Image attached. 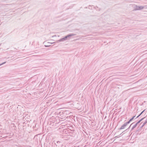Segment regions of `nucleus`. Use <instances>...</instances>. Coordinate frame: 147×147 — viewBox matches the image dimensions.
<instances>
[{
  "mask_svg": "<svg viewBox=\"0 0 147 147\" xmlns=\"http://www.w3.org/2000/svg\"><path fill=\"white\" fill-rule=\"evenodd\" d=\"M147 8V5H145L144 6H138L136 5V8L134 9L135 10H140L143 9L144 8Z\"/></svg>",
  "mask_w": 147,
  "mask_h": 147,
  "instance_id": "f257e3e1",
  "label": "nucleus"
},
{
  "mask_svg": "<svg viewBox=\"0 0 147 147\" xmlns=\"http://www.w3.org/2000/svg\"><path fill=\"white\" fill-rule=\"evenodd\" d=\"M129 122H127L125 123L123 125H122L121 127L120 128V129H122L124 128L129 123Z\"/></svg>",
  "mask_w": 147,
  "mask_h": 147,
  "instance_id": "f03ea898",
  "label": "nucleus"
},
{
  "mask_svg": "<svg viewBox=\"0 0 147 147\" xmlns=\"http://www.w3.org/2000/svg\"><path fill=\"white\" fill-rule=\"evenodd\" d=\"M75 34H69L67 36H66L65 37H64L65 40H66L67 39H68V38H69L70 37H71V36H74Z\"/></svg>",
  "mask_w": 147,
  "mask_h": 147,
  "instance_id": "7ed1b4c3",
  "label": "nucleus"
},
{
  "mask_svg": "<svg viewBox=\"0 0 147 147\" xmlns=\"http://www.w3.org/2000/svg\"><path fill=\"white\" fill-rule=\"evenodd\" d=\"M78 121L80 125L82 126H83V122L82 120L81 119H79L78 120Z\"/></svg>",
  "mask_w": 147,
  "mask_h": 147,
  "instance_id": "20e7f679",
  "label": "nucleus"
},
{
  "mask_svg": "<svg viewBox=\"0 0 147 147\" xmlns=\"http://www.w3.org/2000/svg\"><path fill=\"white\" fill-rule=\"evenodd\" d=\"M65 40V39L64 37V38H61L60 39H59V40H58L57 41V43H58L60 42H63Z\"/></svg>",
  "mask_w": 147,
  "mask_h": 147,
  "instance_id": "39448f33",
  "label": "nucleus"
},
{
  "mask_svg": "<svg viewBox=\"0 0 147 147\" xmlns=\"http://www.w3.org/2000/svg\"><path fill=\"white\" fill-rule=\"evenodd\" d=\"M138 123H136V124L134 125L132 127V128H131V130H133L135 128L136 126H137V125H138Z\"/></svg>",
  "mask_w": 147,
  "mask_h": 147,
  "instance_id": "423d86ee",
  "label": "nucleus"
},
{
  "mask_svg": "<svg viewBox=\"0 0 147 147\" xmlns=\"http://www.w3.org/2000/svg\"><path fill=\"white\" fill-rule=\"evenodd\" d=\"M146 118V117H143V118L141 119L138 122H137V123L138 124L139 123H140V122L142 121L143 120V119H145Z\"/></svg>",
  "mask_w": 147,
  "mask_h": 147,
  "instance_id": "0eeeda50",
  "label": "nucleus"
},
{
  "mask_svg": "<svg viewBox=\"0 0 147 147\" xmlns=\"http://www.w3.org/2000/svg\"><path fill=\"white\" fill-rule=\"evenodd\" d=\"M145 119V121L144 122V124H146V123H147V118H146L145 119Z\"/></svg>",
  "mask_w": 147,
  "mask_h": 147,
  "instance_id": "6e6552de",
  "label": "nucleus"
},
{
  "mask_svg": "<svg viewBox=\"0 0 147 147\" xmlns=\"http://www.w3.org/2000/svg\"><path fill=\"white\" fill-rule=\"evenodd\" d=\"M135 116L133 117L131 119H130L128 121V122H129V123H130V122L132 121V120L135 117Z\"/></svg>",
  "mask_w": 147,
  "mask_h": 147,
  "instance_id": "1a4fd4ad",
  "label": "nucleus"
},
{
  "mask_svg": "<svg viewBox=\"0 0 147 147\" xmlns=\"http://www.w3.org/2000/svg\"><path fill=\"white\" fill-rule=\"evenodd\" d=\"M141 124H142V125L141 127H143L144 126V125H145L144 124V122L143 123V122L141 123H140V125H141Z\"/></svg>",
  "mask_w": 147,
  "mask_h": 147,
  "instance_id": "9d476101",
  "label": "nucleus"
},
{
  "mask_svg": "<svg viewBox=\"0 0 147 147\" xmlns=\"http://www.w3.org/2000/svg\"><path fill=\"white\" fill-rule=\"evenodd\" d=\"M6 63V62H3V63H2L1 64H0V66H1V65H2L5 63Z\"/></svg>",
  "mask_w": 147,
  "mask_h": 147,
  "instance_id": "9b49d317",
  "label": "nucleus"
},
{
  "mask_svg": "<svg viewBox=\"0 0 147 147\" xmlns=\"http://www.w3.org/2000/svg\"><path fill=\"white\" fill-rule=\"evenodd\" d=\"M50 45H45V46L46 47H49V46Z\"/></svg>",
  "mask_w": 147,
  "mask_h": 147,
  "instance_id": "f8f14e48",
  "label": "nucleus"
},
{
  "mask_svg": "<svg viewBox=\"0 0 147 147\" xmlns=\"http://www.w3.org/2000/svg\"><path fill=\"white\" fill-rule=\"evenodd\" d=\"M145 110H144L143 111H142L141 113V114H142L145 111Z\"/></svg>",
  "mask_w": 147,
  "mask_h": 147,
  "instance_id": "ddd939ff",
  "label": "nucleus"
},
{
  "mask_svg": "<svg viewBox=\"0 0 147 147\" xmlns=\"http://www.w3.org/2000/svg\"><path fill=\"white\" fill-rule=\"evenodd\" d=\"M133 124H134V123H131V124L130 125V126L129 127H131V126L132 125H133Z\"/></svg>",
  "mask_w": 147,
  "mask_h": 147,
  "instance_id": "4468645a",
  "label": "nucleus"
},
{
  "mask_svg": "<svg viewBox=\"0 0 147 147\" xmlns=\"http://www.w3.org/2000/svg\"><path fill=\"white\" fill-rule=\"evenodd\" d=\"M142 114L141 113H140L138 116H137V118H138V117L139 116H140Z\"/></svg>",
  "mask_w": 147,
  "mask_h": 147,
  "instance_id": "2eb2a0df",
  "label": "nucleus"
}]
</instances>
